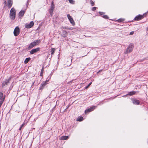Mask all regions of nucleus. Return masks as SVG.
<instances>
[{
  "instance_id": "9d476101",
  "label": "nucleus",
  "mask_w": 148,
  "mask_h": 148,
  "mask_svg": "<svg viewBox=\"0 0 148 148\" xmlns=\"http://www.w3.org/2000/svg\"><path fill=\"white\" fill-rule=\"evenodd\" d=\"M5 98V96H3V94L0 92V102H3Z\"/></svg>"
},
{
  "instance_id": "20e7f679",
  "label": "nucleus",
  "mask_w": 148,
  "mask_h": 148,
  "mask_svg": "<svg viewBox=\"0 0 148 148\" xmlns=\"http://www.w3.org/2000/svg\"><path fill=\"white\" fill-rule=\"evenodd\" d=\"M11 77H9L8 79H6L2 83V85L3 87H6L9 82L11 79Z\"/></svg>"
},
{
  "instance_id": "72a5a7b5",
  "label": "nucleus",
  "mask_w": 148,
  "mask_h": 148,
  "mask_svg": "<svg viewBox=\"0 0 148 148\" xmlns=\"http://www.w3.org/2000/svg\"><path fill=\"white\" fill-rule=\"evenodd\" d=\"M24 125V123H23V124H22L21 125V127H22L23 126V125Z\"/></svg>"
},
{
  "instance_id": "f704fd0d",
  "label": "nucleus",
  "mask_w": 148,
  "mask_h": 148,
  "mask_svg": "<svg viewBox=\"0 0 148 148\" xmlns=\"http://www.w3.org/2000/svg\"><path fill=\"white\" fill-rule=\"evenodd\" d=\"M22 127H21H21H20V128H19V129L20 130H21V129Z\"/></svg>"
},
{
  "instance_id": "0eeeda50",
  "label": "nucleus",
  "mask_w": 148,
  "mask_h": 148,
  "mask_svg": "<svg viewBox=\"0 0 148 148\" xmlns=\"http://www.w3.org/2000/svg\"><path fill=\"white\" fill-rule=\"evenodd\" d=\"M67 17L71 23L73 25H74L75 23L73 18H72L71 16L69 14L67 15Z\"/></svg>"
},
{
  "instance_id": "c9c22d12",
  "label": "nucleus",
  "mask_w": 148,
  "mask_h": 148,
  "mask_svg": "<svg viewBox=\"0 0 148 148\" xmlns=\"http://www.w3.org/2000/svg\"><path fill=\"white\" fill-rule=\"evenodd\" d=\"M147 31H148V27L147 28Z\"/></svg>"
},
{
  "instance_id": "cd10ccee",
  "label": "nucleus",
  "mask_w": 148,
  "mask_h": 148,
  "mask_svg": "<svg viewBox=\"0 0 148 148\" xmlns=\"http://www.w3.org/2000/svg\"><path fill=\"white\" fill-rule=\"evenodd\" d=\"M103 17L104 18H108V16H107L106 15H103Z\"/></svg>"
},
{
  "instance_id": "c756f323",
  "label": "nucleus",
  "mask_w": 148,
  "mask_h": 148,
  "mask_svg": "<svg viewBox=\"0 0 148 148\" xmlns=\"http://www.w3.org/2000/svg\"><path fill=\"white\" fill-rule=\"evenodd\" d=\"M42 70H43V69H42V70L40 74V76H42Z\"/></svg>"
},
{
  "instance_id": "ddd939ff",
  "label": "nucleus",
  "mask_w": 148,
  "mask_h": 148,
  "mask_svg": "<svg viewBox=\"0 0 148 148\" xmlns=\"http://www.w3.org/2000/svg\"><path fill=\"white\" fill-rule=\"evenodd\" d=\"M8 6L9 8H10L12 4V0H8L7 1Z\"/></svg>"
},
{
  "instance_id": "4be33fe9",
  "label": "nucleus",
  "mask_w": 148,
  "mask_h": 148,
  "mask_svg": "<svg viewBox=\"0 0 148 148\" xmlns=\"http://www.w3.org/2000/svg\"><path fill=\"white\" fill-rule=\"evenodd\" d=\"M135 92L132 91V92H129L128 93V95H133L135 94Z\"/></svg>"
},
{
  "instance_id": "2eb2a0df",
  "label": "nucleus",
  "mask_w": 148,
  "mask_h": 148,
  "mask_svg": "<svg viewBox=\"0 0 148 148\" xmlns=\"http://www.w3.org/2000/svg\"><path fill=\"white\" fill-rule=\"evenodd\" d=\"M69 137L67 136H62L60 137V139L64 140L68 139Z\"/></svg>"
},
{
  "instance_id": "2f4dec72",
  "label": "nucleus",
  "mask_w": 148,
  "mask_h": 148,
  "mask_svg": "<svg viewBox=\"0 0 148 148\" xmlns=\"http://www.w3.org/2000/svg\"><path fill=\"white\" fill-rule=\"evenodd\" d=\"M4 3L6 5V1H5L4 2Z\"/></svg>"
},
{
  "instance_id": "f8f14e48",
  "label": "nucleus",
  "mask_w": 148,
  "mask_h": 148,
  "mask_svg": "<svg viewBox=\"0 0 148 148\" xmlns=\"http://www.w3.org/2000/svg\"><path fill=\"white\" fill-rule=\"evenodd\" d=\"M143 16L141 15H139L136 17L135 18V20H139L142 19L143 18Z\"/></svg>"
},
{
  "instance_id": "1a4fd4ad",
  "label": "nucleus",
  "mask_w": 148,
  "mask_h": 148,
  "mask_svg": "<svg viewBox=\"0 0 148 148\" xmlns=\"http://www.w3.org/2000/svg\"><path fill=\"white\" fill-rule=\"evenodd\" d=\"M48 81L49 80H47L43 82V83L41 85V86L40 88V90H41L43 89L44 86H45V85L47 84V83L48 82Z\"/></svg>"
},
{
  "instance_id": "f3484780",
  "label": "nucleus",
  "mask_w": 148,
  "mask_h": 148,
  "mask_svg": "<svg viewBox=\"0 0 148 148\" xmlns=\"http://www.w3.org/2000/svg\"><path fill=\"white\" fill-rule=\"evenodd\" d=\"M83 119V118L82 116L78 117L77 119V121H81Z\"/></svg>"
},
{
  "instance_id": "f03ea898",
  "label": "nucleus",
  "mask_w": 148,
  "mask_h": 148,
  "mask_svg": "<svg viewBox=\"0 0 148 148\" xmlns=\"http://www.w3.org/2000/svg\"><path fill=\"white\" fill-rule=\"evenodd\" d=\"M134 47L133 44L132 43L130 44L126 49V51L124 52V53L127 54L131 52L133 50Z\"/></svg>"
},
{
  "instance_id": "bb28decb",
  "label": "nucleus",
  "mask_w": 148,
  "mask_h": 148,
  "mask_svg": "<svg viewBox=\"0 0 148 148\" xmlns=\"http://www.w3.org/2000/svg\"><path fill=\"white\" fill-rule=\"evenodd\" d=\"M92 84V83L91 82H90V83L87 86H86V88H88L90 85L91 84Z\"/></svg>"
},
{
  "instance_id": "7c9ffc66",
  "label": "nucleus",
  "mask_w": 148,
  "mask_h": 148,
  "mask_svg": "<svg viewBox=\"0 0 148 148\" xmlns=\"http://www.w3.org/2000/svg\"><path fill=\"white\" fill-rule=\"evenodd\" d=\"M134 34V32H130V35H132Z\"/></svg>"
},
{
  "instance_id": "6ab92c4d",
  "label": "nucleus",
  "mask_w": 148,
  "mask_h": 148,
  "mask_svg": "<svg viewBox=\"0 0 148 148\" xmlns=\"http://www.w3.org/2000/svg\"><path fill=\"white\" fill-rule=\"evenodd\" d=\"M62 35L63 37H66L67 35V32H63Z\"/></svg>"
},
{
  "instance_id": "6e6552de",
  "label": "nucleus",
  "mask_w": 148,
  "mask_h": 148,
  "mask_svg": "<svg viewBox=\"0 0 148 148\" xmlns=\"http://www.w3.org/2000/svg\"><path fill=\"white\" fill-rule=\"evenodd\" d=\"M34 25V22L31 21L29 24H25V27L27 28H30L32 27Z\"/></svg>"
},
{
  "instance_id": "473e14b6",
  "label": "nucleus",
  "mask_w": 148,
  "mask_h": 148,
  "mask_svg": "<svg viewBox=\"0 0 148 148\" xmlns=\"http://www.w3.org/2000/svg\"><path fill=\"white\" fill-rule=\"evenodd\" d=\"M99 13L101 14H102L103 13L102 12H99Z\"/></svg>"
},
{
  "instance_id": "423d86ee",
  "label": "nucleus",
  "mask_w": 148,
  "mask_h": 148,
  "mask_svg": "<svg viewBox=\"0 0 148 148\" xmlns=\"http://www.w3.org/2000/svg\"><path fill=\"white\" fill-rule=\"evenodd\" d=\"M20 33V29L18 27H16L14 29V34L15 36L18 35Z\"/></svg>"
},
{
  "instance_id": "aec40b11",
  "label": "nucleus",
  "mask_w": 148,
  "mask_h": 148,
  "mask_svg": "<svg viewBox=\"0 0 148 148\" xmlns=\"http://www.w3.org/2000/svg\"><path fill=\"white\" fill-rule=\"evenodd\" d=\"M55 51V49L54 48H52L51 49V53L52 55Z\"/></svg>"
},
{
  "instance_id": "412c9836",
  "label": "nucleus",
  "mask_w": 148,
  "mask_h": 148,
  "mask_svg": "<svg viewBox=\"0 0 148 148\" xmlns=\"http://www.w3.org/2000/svg\"><path fill=\"white\" fill-rule=\"evenodd\" d=\"M96 108V107L95 106H92L89 109H90V111H93Z\"/></svg>"
},
{
  "instance_id": "b1692460",
  "label": "nucleus",
  "mask_w": 148,
  "mask_h": 148,
  "mask_svg": "<svg viewBox=\"0 0 148 148\" xmlns=\"http://www.w3.org/2000/svg\"><path fill=\"white\" fill-rule=\"evenodd\" d=\"M90 112H91V111H90V109H88L85 110V112L86 114H87V113Z\"/></svg>"
},
{
  "instance_id": "a211bd4d",
  "label": "nucleus",
  "mask_w": 148,
  "mask_h": 148,
  "mask_svg": "<svg viewBox=\"0 0 148 148\" xmlns=\"http://www.w3.org/2000/svg\"><path fill=\"white\" fill-rule=\"evenodd\" d=\"M30 59L31 58H26L24 61V63L27 64L28 62L30 60Z\"/></svg>"
},
{
  "instance_id": "4468645a",
  "label": "nucleus",
  "mask_w": 148,
  "mask_h": 148,
  "mask_svg": "<svg viewBox=\"0 0 148 148\" xmlns=\"http://www.w3.org/2000/svg\"><path fill=\"white\" fill-rule=\"evenodd\" d=\"M25 12V10H21L19 13V16L20 17L23 16Z\"/></svg>"
},
{
  "instance_id": "f257e3e1",
  "label": "nucleus",
  "mask_w": 148,
  "mask_h": 148,
  "mask_svg": "<svg viewBox=\"0 0 148 148\" xmlns=\"http://www.w3.org/2000/svg\"><path fill=\"white\" fill-rule=\"evenodd\" d=\"M16 11L15 9L12 8L10 11V19L12 20H14L15 17Z\"/></svg>"
},
{
  "instance_id": "5701e85b",
  "label": "nucleus",
  "mask_w": 148,
  "mask_h": 148,
  "mask_svg": "<svg viewBox=\"0 0 148 148\" xmlns=\"http://www.w3.org/2000/svg\"><path fill=\"white\" fill-rule=\"evenodd\" d=\"M69 1L71 4H73L75 3V1L73 0H69Z\"/></svg>"
},
{
  "instance_id": "39448f33",
  "label": "nucleus",
  "mask_w": 148,
  "mask_h": 148,
  "mask_svg": "<svg viewBox=\"0 0 148 148\" xmlns=\"http://www.w3.org/2000/svg\"><path fill=\"white\" fill-rule=\"evenodd\" d=\"M55 8L53 2L52 1L51 4L50 8L49 9V12L51 16L52 15L53 12Z\"/></svg>"
},
{
  "instance_id": "dca6fc26",
  "label": "nucleus",
  "mask_w": 148,
  "mask_h": 148,
  "mask_svg": "<svg viewBox=\"0 0 148 148\" xmlns=\"http://www.w3.org/2000/svg\"><path fill=\"white\" fill-rule=\"evenodd\" d=\"M133 103L134 104H135L136 105H138L139 104V102L138 100L134 99L133 101Z\"/></svg>"
},
{
  "instance_id": "9b49d317",
  "label": "nucleus",
  "mask_w": 148,
  "mask_h": 148,
  "mask_svg": "<svg viewBox=\"0 0 148 148\" xmlns=\"http://www.w3.org/2000/svg\"><path fill=\"white\" fill-rule=\"evenodd\" d=\"M39 48H36L32 49L30 51V53L31 54H32L36 52L39 50Z\"/></svg>"
},
{
  "instance_id": "7ed1b4c3",
  "label": "nucleus",
  "mask_w": 148,
  "mask_h": 148,
  "mask_svg": "<svg viewBox=\"0 0 148 148\" xmlns=\"http://www.w3.org/2000/svg\"><path fill=\"white\" fill-rule=\"evenodd\" d=\"M40 42V40H35L31 43L28 47V49H30L37 45H38Z\"/></svg>"
},
{
  "instance_id": "c85d7f7f",
  "label": "nucleus",
  "mask_w": 148,
  "mask_h": 148,
  "mask_svg": "<svg viewBox=\"0 0 148 148\" xmlns=\"http://www.w3.org/2000/svg\"><path fill=\"white\" fill-rule=\"evenodd\" d=\"M96 9V7H93L92 8V11H94Z\"/></svg>"
},
{
  "instance_id": "393cba45",
  "label": "nucleus",
  "mask_w": 148,
  "mask_h": 148,
  "mask_svg": "<svg viewBox=\"0 0 148 148\" xmlns=\"http://www.w3.org/2000/svg\"><path fill=\"white\" fill-rule=\"evenodd\" d=\"M90 3L92 6H93L94 5V3L92 1H90Z\"/></svg>"
},
{
  "instance_id": "a878e982",
  "label": "nucleus",
  "mask_w": 148,
  "mask_h": 148,
  "mask_svg": "<svg viewBox=\"0 0 148 148\" xmlns=\"http://www.w3.org/2000/svg\"><path fill=\"white\" fill-rule=\"evenodd\" d=\"M124 19H123L120 18L118 20V21L119 22H122L123 21Z\"/></svg>"
}]
</instances>
